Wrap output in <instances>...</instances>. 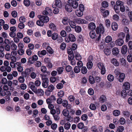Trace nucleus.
Wrapping results in <instances>:
<instances>
[{
    "label": "nucleus",
    "mask_w": 132,
    "mask_h": 132,
    "mask_svg": "<svg viewBox=\"0 0 132 132\" xmlns=\"http://www.w3.org/2000/svg\"><path fill=\"white\" fill-rule=\"evenodd\" d=\"M84 126V124L83 123L80 122L78 123L77 127L79 129H82L83 128Z\"/></svg>",
    "instance_id": "53"
},
{
    "label": "nucleus",
    "mask_w": 132,
    "mask_h": 132,
    "mask_svg": "<svg viewBox=\"0 0 132 132\" xmlns=\"http://www.w3.org/2000/svg\"><path fill=\"white\" fill-rule=\"evenodd\" d=\"M75 28V31L77 32H79L81 30V27L79 26H76Z\"/></svg>",
    "instance_id": "43"
},
{
    "label": "nucleus",
    "mask_w": 132,
    "mask_h": 132,
    "mask_svg": "<svg viewBox=\"0 0 132 132\" xmlns=\"http://www.w3.org/2000/svg\"><path fill=\"white\" fill-rule=\"evenodd\" d=\"M99 101L102 103H103L106 102V100L105 96L103 95L101 96L99 98Z\"/></svg>",
    "instance_id": "17"
},
{
    "label": "nucleus",
    "mask_w": 132,
    "mask_h": 132,
    "mask_svg": "<svg viewBox=\"0 0 132 132\" xmlns=\"http://www.w3.org/2000/svg\"><path fill=\"white\" fill-rule=\"evenodd\" d=\"M107 78L109 81H112L114 79V77L112 75L110 74L108 75Z\"/></svg>",
    "instance_id": "31"
},
{
    "label": "nucleus",
    "mask_w": 132,
    "mask_h": 132,
    "mask_svg": "<svg viewBox=\"0 0 132 132\" xmlns=\"http://www.w3.org/2000/svg\"><path fill=\"white\" fill-rule=\"evenodd\" d=\"M105 23L106 26L107 27H110V21L108 19H106L105 21Z\"/></svg>",
    "instance_id": "54"
},
{
    "label": "nucleus",
    "mask_w": 132,
    "mask_h": 132,
    "mask_svg": "<svg viewBox=\"0 0 132 132\" xmlns=\"http://www.w3.org/2000/svg\"><path fill=\"white\" fill-rule=\"evenodd\" d=\"M75 98V97L74 96L72 95H70L68 97V99L69 101L70 102H72L73 101Z\"/></svg>",
    "instance_id": "62"
},
{
    "label": "nucleus",
    "mask_w": 132,
    "mask_h": 132,
    "mask_svg": "<svg viewBox=\"0 0 132 132\" xmlns=\"http://www.w3.org/2000/svg\"><path fill=\"white\" fill-rule=\"evenodd\" d=\"M11 47L12 50H16L17 48V47L16 45L14 43H13L11 45Z\"/></svg>",
    "instance_id": "58"
},
{
    "label": "nucleus",
    "mask_w": 132,
    "mask_h": 132,
    "mask_svg": "<svg viewBox=\"0 0 132 132\" xmlns=\"http://www.w3.org/2000/svg\"><path fill=\"white\" fill-rule=\"evenodd\" d=\"M96 31L97 34H100V32L102 34H103L105 31L104 27L102 24H100L99 27H97L96 29Z\"/></svg>",
    "instance_id": "3"
},
{
    "label": "nucleus",
    "mask_w": 132,
    "mask_h": 132,
    "mask_svg": "<svg viewBox=\"0 0 132 132\" xmlns=\"http://www.w3.org/2000/svg\"><path fill=\"white\" fill-rule=\"evenodd\" d=\"M74 72L75 73H79L80 71V68L78 66H76L74 68Z\"/></svg>",
    "instance_id": "37"
},
{
    "label": "nucleus",
    "mask_w": 132,
    "mask_h": 132,
    "mask_svg": "<svg viewBox=\"0 0 132 132\" xmlns=\"http://www.w3.org/2000/svg\"><path fill=\"white\" fill-rule=\"evenodd\" d=\"M124 130V128L122 126H119L118 128L117 131L120 132H122Z\"/></svg>",
    "instance_id": "57"
},
{
    "label": "nucleus",
    "mask_w": 132,
    "mask_h": 132,
    "mask_svg": "<svg viewBox=\"0 0 132 132\" xmlns=\"http://www.w3.org/2000/svg\"><path fill=\"white\" fill-rule=\"evenodd\" d=\"M41 77L43 80L42 82V86L44 88H46L48 86L49 80L48 78L46 77L45 75H41Z\"/></svg>",
    "instance_id": "2"
},
{
    "label": "nucleus",
    "mask_w": 132,
    "mask_h": 132,
    "mask_svg": "<svg viewBox=\"0 0 132 132\" xmlns=\"http://www.w3.org/2000/svg\"><path fill=\"white\" fill-rule=\"evenodd\" d=\"M105 45V43L104 40L100 42V43L99 44V46L100 48L102 49L104 48Z\"/></svg>",
    "instance_id": "48"
},
{
    "label": "nucleus",
    "mask_w": 132,
    "mask_h": 132,
    "mask_svg": "<svg viewBox=\"0 0 132 132\" xmlns=\"http://www.w3.org/2000/svg\"><path fill=\"white\" fill-rule=\"evenodd\" d=\"M119 122L121 125H123L125 123V119L123 118H120L119 120Z\"/></svg>",
    "instance_id": "61"
},
{
    "label": "nucleus",
    "mask_w": 132,
    "mask_h": 132,
    "mask_svg": "<svg viewBox=\"0 0 132 132\" xmlns=\"http://www.w3.org/2000/svg\"><path fill=\"white\" fill-rule=\"evenodd\" d=\"M69 3L71 4L72 7L74 9H76L78 6V3L76 1L73 0H69Z\"/></svg>",
    "instance_id": "6"
},
{
    "label": "nucleus",
    "mask_w": 132,
    "mask_h": 132,
    "mask_svg": "<svg viewBox=\"0 0 132 132\" xmlns=\"http://www.w3.org/2000/svg\"><path fill=\"white\" fill-rule=\"evenodd\" d=\"M76 22L78 24H86L87 22L85 20L81 19H77L76 20Z\"/></svg>",
    "instance_id": "15"
},
{
    "label": "nucleus",
    "mask_w": 132,
    "mask_h": 132,
    "mask_svg": "<svg viewBox=\"0 0 132 132\" xmlns=\"http://www.w3.org/2000/svg\"><path fill=\"white\" fill-rule=\"evenodd\" d=\"M49 28L53 31H55L56 30V27L55 25L53 23H51L49 25Z\"/></svg>",
    "instance_id": "20"
},
{
    "label": "nucleus",
    "mask_w": 132,
    "mask_h": 132,
    "mask_svg": "<svg viewBox=\"0 0 132 132\" xmlns=\"http://www.w3.org/2000/svg\"><path fill=\"white\" fill-rule=\"evenodd\" d=\"M38 17L40 20L43 22L44 23L48 22L49 20V18L47 16L39 15Z\"/></svg>",
    "instance_id": "5"
},
{
    "label": "nucleus",
    "mask_w": 132,
    "mask_h": 132,
    "mask_svg": "<svg viewBox=\"0 0 132 132\" xmlns=\"http://www.w3.org/2000/svg\"><path fill=\"white\" fill-rule=\"evenodd\" d=\"M96 28V26L95 24L92 22L89 23L88 25V28L89 30L93 31Z\"/></svg>",
    "instance_id": "10"
},
{
    "label": "nucleus",
    "mask_w": 132,
    "mask_h": 132,
    "mask_svg": "<svg viewBox=\"0 0 132 132\" xmlns=\"http://www.w3.org/2000/svg\"><path fill=\"white\" fill-rule=\"evenodd\" d=\"M54 89V87L53 85H50L48 86L47 90L50 92H52Z\"/></svg>",
    "instance_id": "38"
},
{
    "label": "nucleus",
    "mask_w": 132,
    "mask_h": 132,
    "mask_svg": "<svg viewBox=\"0 0 132 132\" xmlns=\"http://www.w3.org/2000/svg\"><path fill=\"white\" fill-rule=\"evenodd\" d=\"M123 88L126 90H128L130 88V85L127 82H125L123 85Z\"/></svg>",
    "instance_id": "24"
},
{
    "label": "nucleus",
    "mask_w": 132,
    "mask_h": 132,
    "mask_svg": "<svg viewBox=\"0 0 132 132\" xmlns=\"http://www.w3.org/2000/svg\"><path fill=\"white\" fill-rule=\"evenodd\" d=\"M35 65L36 67H39L41 66L42 63L39 61H37L35 63Z\"/></svg>",
    "instance_id": "45"
},
{
    "label": "nucleus",
    "mask_w": 132,
    "mask_h": 132,
    "mask_svg": "<svg viewBox=\"0 0 132 132\" xmlns=\"http://www.w3.org/2000/svg\"><path fill=\"white\" fill-rule=\"evenodd\" d=\"M87 69L85 67H83L81 69V72L84 74H86L87 72Z\"/></svg>",
    "instance_id": "36"
},
{
    "label": "nucleus",
    "mask_w": 132,
    "mask_h": 132,
    "mask_svg": "<svg viewBox=\"0 0 132 132\" xmlns=\"http://www.w3.org/2000/svg\"><path fill=\"white\" fill-rule=\"evenodd\" d=\"M66 117V120L70 122L73 121V118L71 116L69 115V116Z\"/></svg>",
    "instance_id": "46"
},
{
    "label": "nucleus",
    "mask_w": 132,
    "mask_h": 132,
    "mask_svg": "<svg viewBox=\"0 0 132 132\" xmlns=\"http://www.w3.org/2000/svg\"><path fill=\"white\" fill-rule=\"evenodd\" d=\"M38 56L36 55H34L32 57H29L28 60V62L31 64H33L34 63V61H36L38 60Z\"/></svg>",
    "instance_id": "8"
},
{
    "label": "nucleus",
    "mask_w": 132,
    "mask_h": 132,
    "mask_svg": "<svg viewBox=\"0 0 132 132\" xmlns=\"http://www.w3.org/2000/svg\"><path fill=\"white\" fill-rule=\"evenodd\" d=\"M82 12L80 10H77L76 11V13L78 16L81 17L83 15Z\"/></svg>",
    "instance_id": "35"
},
{
    "label": "nucleus",
    "mask_w": 132,
    "mask_h": 132,
    "mask_svg": "<svg viewBox=\"0 0 132 132\" xmlns=\"http://www.w3.org/2000/svg\"><path fill=\"white\" fill-rule=\"evenodd\" d=\"M111 63L116 66H118L119 65V62L117 59L115 58H113L111 61Z\"/></svg>",
    "instance_id": "22"
},
{
    "label": "nucleus",
    "mask_w": 132,
    "mask_h": 132,
    "mask_svg": "<svg viewBox=\"0 0 132 132\" xmlns=\"http://www.w3.org/2000/svg\"><path fill=\"white\" fill-rule=\"evenodd\" d=\"M102 6L104 7H107L109 6L108 3L106 1H104L102 3Z\"/></svg>",
    "instance_id": "51"
},
{
    "label": "nucleus",
    "mask_w": 132,
    "mask_h": 132,
    "mask_svg": "<svg viewBox=\"0 0 132 132\" xmlns=\"http://www.w3.org/2000/svg\"><path fill=\"white\" fill-rule=\"evenodd\" d=\"M65 82L63 80H62L60 83H58L56 86V88L58 89H61L63 88V85Z\"/></svg>",
    "instance_id": "14"
},
{
    "label": "nucleus",
    "mask_w": 132,
    "mask_h": 132,
    "mask_svg": "<svg viewBox=\"0 0 132 132\" xmlns=\"http://www.w3.org/2000/svg\"><path fill=\"white\" fill-rule=\"evenodd\" d=\"M46 53V52L45 50H43L41 51H38V55L40 56V55H45Z\"/></svg>",
    "instance_id": "34"
},
{
    "label": "nucleus",
    "mask_w": 132,
    "mask_h": 132,
    "mask_svg": "<svg viewBox=\"0 0 132 132\" xmlns=\"http://www.w3.org/2000/svg\"><path fill=\"white\" fill-rule=\"evenodd\" d=\"M64 92L62 90H61L58 93L57 95L59 97H62L64 96Z\"/></svg>",
    "instance_id": "55"
},
{
    "label": "nucleus",
    "mask_w": 132,
    "mask_h": 132,
    "mask_svg": "<svg viewBox=\"0 0 132 132\" xmlns=\"http://www.w3.org/2000/svg\"><path fill=\"white\" fill-rule=\"evenodd\" d=\"M112 54L114 55H117L119 54V51L118 48L114 47L113 48L112 50Z\"/></svg>",
    "instance_id": "21"
},
{
    "label": "nucleus",
    "mask_w": 132,
    "mask_h": 132,
    "mask_svg": "<svg viewBox=\"0 0 132 132\" xmlns=\"http://www.w3.org/2000/svg\"><path fill=\"white\" fill-rule=\"evenodd\" d=\"M56 100V98L55 96L52 95L49 97L46 100V102L47 104L52 103Z\"/></svg>",
    "instance_id": "7"
},
{
    "label": "nucleus",
    "mask_w": 132,
    "mask_h": 132,
    "mask_svg": "<svg viewBox=\"0 0 132 132\" xmlns=\"http://www.w3.org/2000/svg\"><path fill=\"white\" fill-rule=\"evenodd\" d=\"M89 80L90 84H93L95 82V80L92 76H90L89 77Z\"/></svg>",
    "instance_id": "32"
},
{
    "label": "nucleus",
    "mask_w": 132,
    "mask_h": 132,
    "mask_svg": "<svg viewBox=\"0 0 132 132\" xmlns=\"http://www.w3.org/2000/svg\"><path fill=\"white\" fill-rule=\"evenodd\" d=\"M66 44L64 42L62 43L61 44L60 46V49L62 50H65L66 48Z\"/></svg>",
    "instance_id": "52"
},
{
    "label": "nucleus",
    "mask_w": 132,
    "mask_h": 132,
    "mask_svg": "<svg viewBox=\"0 0 132 132\" xmlns=\"http://www.w3.org/2000/svg\"><path fill=\"white\" fill-rule=\"evenodd\" d=\"M62 3L61 0H55V2L54 5H53V8L57 7L60 8L62 7Z\"/></svg>",
    "instance_id": "9"
},
{
    "label": "nucleus",
    "mask_w": 132,
    "mask_h": 132,
    "mask_svg": "<svg viewBox=\"0 0 132 132\" xmlns=\"http://www.w3.org/2000/svg\"><path fill=\"white\" fill-rule=\"evenodd\" d=\"M48 52L50 54H52L53 53V51L50 47L48 46L46 48Z\"/></svg>",
    "instance_id": "41"
},
{
    "label": "nucleus",
    "mask_w": 132,
    "mask_h": 132,
    "mask_svg": "<svg viewBox=\"0 0 132 132\" xmlns=\"http://www.w3.org/2000/svg\"><path fill=\"white\" fill-rule=\"evenodd\" d=\"M63 68L62 67H59L57 69L58 73L59 74H61L63 71Z\"/></svg>",
    "instance_id": "49"
},
{
    "label": "nucleus",
    "mask_w": 132,
    "mask_h": 132,
    "mask_svg": "<svg viewBox=\"0 0 132 132\" xmlns=\"http://www.w3.org/2000/svg\"><path fill=\"white\" fill-rule=\"evenodd\" d=\"M1 95L2 96H4L6 95V96H11V92L9 91H7L6 93L5 92H2L1 93Z\"/></svg>",
    "instance_id": "33"
},
{
    "label": "nucleus",
    "mask_w": 132,
    "mask_h": 132,
    "mask_svg": "<svg viewBox=\"0 0 132 132\" xmlns=\"http://www.w3.org/2000/svg\"><path fill=\"white\" fill-rule=\"evenodd\" d=\"M120 61L121 64L123 66H125L126 65V60L123 58H120Z\"/></svg>",
    "instance_id": "30"
},
{
    "label": "nucleus",
    "mask_w": 132,
    "mask_h": 132,
    "mask_svg": "<svg viewBox=\"0 0 132 132\" xmlns=\"http://www.w3.org/2000/svg\"><path fill=\"white\" fill-rule=\"evenodd\" d=\"M115 43L117 45L121 46L123 44L124 41L122 39L119 38L116 40Z\"/></svg>",
    "instance_id": "11"
},
{
    "label": "nucleus",
    "mask_w": 132,
    "mask_h": 132,
    "mask_svg": "<svg viewBox=\"0 0 132 132\" xmlns=\"http://www.w3.org/2000/svg\"><path fill=\"white\" fill-rule=\"evenodd\" d=\"M89 35L90 37L92 38H94L95 37V33L93 31H91L90 32Z\"/></svg>",
    "instance_id": "50"
},
{
    "label": "nucleus",
    "mask_w": 132,
    "mask_h": 132,
    "mask_svg": "<svg viewBox=\"0 0 132 132\" xmlns=\"http://www.w3.org/2000/svg\"><path fill=\"white\" fill-rule=\"evenodd\" d=\"M44 23L42 21H41V20H38L37 21L36 24H37L39 26H43L44 25Z\"/></svg>",
    "instance_id": "42"
},
{
    "label": "nucleus",
    "mask_w": 132,
    "mask_h": 132,
    "mask_svg": "<svg viewBox=\"0 0 132 132\" xmlns=\"http://www.w3.org/2000/svg\"><path fill=\"white\" fill-rule=\"evenodd\" d=\"M62 103V106L64 107H66L68 104V101L65 100H64Z\"/></svg>",
    "instance_id": "60"
},
{
    "label": "nucleus",
    "mask_w": 132,
    "mask_h": 132,
    "mask_svg": "<svg viewBox=\"0 0 132 132\" xmlns=\"http://www.w3.org/2000/svg\"><path fill=\"white\" fill-rule=\"evenodd\" d=\"M62 113L63 115L65 117L68 116L69 114V111L66 109L63 110L62 112Z\"/></svg>",
    "instance_id": "28"
},
{
    "label": "nucleus",
    "mask_w": 132,
    "mask_h": 132,
    "mask_svg": "<svg viewBox=\"0 0 132 132\" xmlns=\"http://www.w3.org/2000/svg\"><path fill=\"white\" fill-rule=\"evenodd\" d=\"M86 65L88 69H91L93 67V63L92 62H88L87 64Z\"/></svg>",
    "instance_id": "39"
},
{
    "label": "nucleus",
    "mask_w": 132,
    "mask_h": 132,
    "mask_svg": "<svg viewBox=\"0 0 132 132\" xmlns=\"http://www.w3.org/2000/svg\"><path fill=\"white\" fill-rule=\"evenodd\" d=\"M111 27L112 29L114 31H116L117 30L118 28V26L116 22H113L112 24Z\"/></svg>",
    "instance_id": "23"
},
{
    "label": "nucleus",
    "mask_w": 132,
    "mask_h": 132,
    "mask_svg": "<svg viewBox=\"0 0 132 132\" xmlns=\"http://www.w3.org/2000/svg\"><path fill=\"white\" fill-rule=\"evenodd\" d=\"M112 40V37L110 36H108L106 37L105 41L106 43H108L111 42Z\"/></svg>",
    "instance_id": "27"
},
{
    "label": "nucleus",
    "mask_w": 132,
    "mask_h": 132,
    "mask_svg": "<svg viewBox=\"0 0 132 132\" xmlns=\"http://www.w3.org/2000/svg\"><path fill=\"white\" fill-rule=\"evenodd\" d=\"M65 7L66 10L69 12H71L72 11V7L71 4H69L68 1L65 5Z\"/></svg>",
    "instance_id": "12"
},
{
    "label": "nucleus",
    "mask_w": 132,
    "mask_h": 132,
    "mask_svg": "<svg viewBox=\"0 0 132 132\" xmlns=\"http://www.w3.org/2000/svg\"><path fill=\"white\" fill-rule=\"evenodd\" d=\"M101 11L102 13L103 16L104 17H106L109 14V12L107 10H105L102 9L101 10Z\"/></svg>",
    "instance_id": "16"
},
{
    "label": "nucleus",
    "mask_w": 132,
    "mask_h": 132,
    "mask_svg": "<svg viewBox=\"0 0 132 132\" xmlns=\"http://www.w3.org/2000/svg\"><path fill=\"white\" fill-rule=\"evenodd\" d=\"M118 36L122 39L124 38L125 37V35L124 33L123 32H121L119 33L118 35Z\"/></svg>",
    "instance_id": "44"
},
{
    "label": "nucleus",
    "mask_w": 132,
    "mask_h": 132,
    "mask_svg": "<svg viewBox=\"0 0 132 132\" xmlns=\"http://www.w3.org/2000/svg\"><path fill=\"white\" fill-rule=\"evenodd\" d=\"M36 92L34 93L38 94V95L40 96H42L44 94V91L41 89H39L37 90L36 88Z\"/></svg>",
    "instance_id": "19"
},
{
    "label": "nucleus",
    "mask_w": 132,
    "mask_h": 132,
    "mask_svg": "<svg viewBox=\"0 0 132 132\" xmlns=\"http://www.w3.org/2000/svg\"><path fill=\"white\" fill-rule=\"evenodd\" d=\"M58 36V34L56 33H54L52 34L51 36L52 39L53 40H55L57 38Z\"/></svg>",
    "instance_id": "47"
},
{
    "label": "nucleus",
    "mask_w": 132,
    "mask_h": 132,
    "mask_svg": "<svg viewBox=\"0 0 132 132\" xmlns=\"http://www.w3.org/2000/svg\"><path fill=\"white\" fill-rule=\"evenodd\" d=\"M127 60L129 62H132V55H129L127 56Z\"/></svg>",
    "instance_id": "63"
},
{
    "label": "nucleus",
    "mask_w": 132,
    "mask_h": 132,
    "mask_svg": "<svg viewBox=\"0 0 132 132\" xmlns=\"http://www.w3.org/2000/svg\"><path fill=\"white\" fill-rule=\"evenodd\" d=\"M127 47L126 45H123L122 47L121 51L123 54H125L127 52Z\"/></svg>",
    "instance_id": "18"
},
{
    "label": "nucleus",
    "mask_w": 132,
    "mask_h": 132,
    "mask_svg": "<svg viewBox=\"0 0 132 132\" xmlns=\"http://www.w3.org/2000/svg\"><path fill=\"white\" fill-rule=\"evenodd\" d=\"M98 68L101 70V73L102 75H104L105 73V69L104 64L102 63H99L97 64Z\"/></svg>",
    "instance_id": "4"
},
{
    "label": "nucleus",
    "mask_w": 132,
    "mask_h": 132,
    "mask_svg": "<svg viewBox=\"0 0 132 132\" xmlns=\"http://www.w3.org/2000/svg\"><path fill=\"white\" fill-rule=\"evenodd\" d=\"M113 114L115 116H118L120 114V112L118 110H115L113 111Z\"/></svg>",
    "instance_id": "40"
},
{
    "label": "nucleus",
    "mask_w": 132,
    "mask_h": 132,
    "mask_svg": "<svg viewBox=\"0 0 132 132\" xmlns=\"http://www.w3.org/2000/svg\"><path fill=\"white\" fill-rule=\"evenodd\" d=\"M62 22L64 24H67L69 22V19L67 17H64L62 19Z\"/></svg>",
    "instance_id": "26"
},
{
    "label": "nucleus",
    "mask_w": 132,
    "mask_h": 132,
    "mask_svg": "<svg viewBox=\"0 0 132 132\" xmlns=\"http://www.w3.org/2000/svg\"><path fill=\"white\" fill-rule=\"evenodd\" d=\"M116 78L120 82H122L125 78V75L123 73H121L118 69H116L114 71Z\"/></svg>",
    "instance_id": "1"
},
{
    "label": "nucleus",
    "mask_w": 132,
    "mask_h": 132,
    "mask_svg": "<svg viewBox=\"0 0 132 132\" xmlns=\"http://www.w3.org/2000/svg\"><path fill=\"white\" fill-rule=\"evenodd\" d=\"M69 38L70 41L72 42H74L76 40V38L74 35L71 34L69 35Z\"/></svg>",
    "instance_id": "25"
},
{
    "label": "nucleus",
    "mask_w": 132,
    "mask_h": 132,
    "mask_svg": "<svg viewBox=\"0 0 132 132\" xmlns=\"http://www.w3.org/2000/svg\"><path fill=\"white\" fill-rule=\"evenodd\" d=\"M1 82L3 84H6L7 82V80L6 78H3L2 79Z\"/></svg>",
    "instance_id": "64"
},
{
    "label": "nucleus",
    "mask_w": 132,
    "mask_h": 132,
    "mask_svg": "<svg viewBox=\"0 0 132 132\" xmlns=\"http://www.w3.org/2000/svg\"><path fill=\"white\" fill-rule=\"evenodd\" d=\"M57 125L55 123H53L51 125V128L53 130H55L57 127Z\"/></svg>",
    "instance_id": "56"
},
{
    "label": "nucleus",
    "mask_w": 132,
    "mask_h": 132,
    "mask_svg": "<svg viewBox=\"0 0 132 132\" xmlns=\"http://www.w3.org/2000/svg\"><path fill=\"white\" fill-rule=\"evenodd\" d=\"M29 87L34 92H36V87L34 85V83L32 82H30L28 84Z\"/></svg>",
    "instance_id": "13"
},
{
    "label": "nucleus",
    "mask_w": 132,
    "mask_h": 132,
    "mask_svg": "<svg viewBox=\"0 0 132 132\" xmlns=\"http://www.w3.org/2000/svg\"><path fill=\"white\" fill-rule=\"evenodd\" d=\"M71 126V124L69 122H67L64 124V128L65 129L68 130L70 128Z\"/></svg>",
    "instance_id": "29"
},
{
    "label": "nucleus",
    "mask_w": 132,
    "mask_h": 132,
    "mask_svg": "<svg viewBox=\"0 0 132 132\" xmlns=\"http://www.w3.org/2000/svg\"><path fill=\"white\" fill-rule=\"evenodd\" d=\"M113 19L116 21H118L119 19V16L117 15L114 14L112 16Z\"/></svg>",
    "instance_id": "59"
}]
</instances>
